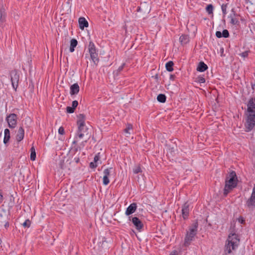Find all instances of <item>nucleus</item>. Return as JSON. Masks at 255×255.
I'll use <instances>...</instances> for the list:
<instances>
[{
	"instance_id": "nucleus-35",
	"label": "nucleus",
	"mask_w": 255,
	"mask_h": 255,
	"mask_svg": "<svg viewBox=\"0 0 255 255\" xmlns=\"http://www.w3.org/2000/svg\"><path fill=\"white\" fill-rule=\"evenodd\" d=\"M227 7V4H223L221 6L222 12H223V13L224 15H225L227 13V11H226Z\"/></svg>"
},
{
	"instance_id": "nucleus-43",
	"label": "nucleus",
	"mask_w": 255,
	"mask_h": 255,
	"mask_svg": "<svg viewBox=\"0 0 255 255\" xmlns=\"http://www.w3.org/2000/svg\"><path fill=\"white\" fill-rule=\"evenodd\" d=\"M73 162H75L76 163H78L80 162V158L78 156H75L72 161Z\"/></svg>"
},
{
	"instance_id": "nucleus-25",
	"label": "nucleus",
	"mask_w": 255,
	"mask_h": 255,
	"mask_svg": "<svg viewBox=\"0 0 255 255\" xmlns=\"http://www.w3.org/2000/svg\"><path fill=\"white\" fill-rule=\"evenodd\" d=\"M213 9H214V7H213V6L212 4H208L206 7V11L208 13V14H213Z\"/></svg>"
},
{
	"instance_id": "nucleus-11",
	"label": "nucleus",
	"mask_w": 255,
	"mask_h": 255,
	"mask_svg": "<svg viewBox=\"0 0 255 255\" xmlns=\"http://www.w3.org/2000/svg\"><path fill=\"white\" fill-rule=\"evenodd\" d=\"M189 205L187 202L185 203L182 206V216L184 220L188 218L189 214Z\"/></svg>"
},
{
	"instance_id": "nucleus-20",
	"label": "nucleus",
	"mask_w": 255,
	"mask_h": 255,
	"mask_svg": "<svg viewBox=\"0 0 255 255\" xmlns=\"http://www.w3.org/2000/svg\"><path fill=\"white\" fill-rule=\"evenodd\" d=\"M85 116L84 114H79L78 116V120L77 122V124L78 126H80V127L82 125H85Z\"/></svg>"
},
{
	"instance_id": "nucleus-40",
	"label": "nucleus",
	"mask_w": 255,
	"mask_h": 255,
	"mask_svg": "<svg viewBox=\"0 0 255 255\" xmlns=\"http://www.w3.org/2000/svg\"><path fill=\"white\" fill-rule=\"evenodd\" d=\"M58 133L60 134L63 135L65 133L64 128L62 127H60L58 129Z\"/></svg>"
},
{
	"instance_id": "nucleus-46",
	"label": "nucleus",
	"mask_w": 255,
	"mask_h": 255,
	"mask_svg": "<svg viewBox=\"0 0 255 255\" xmlns=\"http://www.w3.org/2000/svg\"><path fill=\"white\" fill-rule=\"evenodd\" d=\"M169 255H178L177 251L174 250L171 252Z\"/></svg>"
},
{
	"instance_id": "nucleus-54",
	"label": "nucleus",
	"mask_w": 255,
	"mask_h": 255,
	"mask_svg": "<svg viewBox=\"0 0 255 255\" xmlns=\"http://www.w3.org/2000/svg\"><path fill=\"white\" fill-rule=\"evenodd\" d=\"M9 226L8 224L7 225H5V226Z\"/></svg>"
},
{
	"instance_id": "nucleus-16",
	"label": "nucleus",
	"mask_w": 255,
	"mask_h": 255,
	"mask_svg": "<svg viewBox=\"0 0 255 255\" xmlns=\"http://www.w3.org/2000/svg\"><path fill=\"white\" fill-rule=\"evenodd\" d=\"M79 27L81 29L83 30L85 27L88 26V22L84 17H80L78 19Z\"/></svg>"
},
{
	"instance_id": "nucleus-50",
	"label": "nucleus",
	"mask_w": 255,
	"mask_h": 255,
	"mask_svg": "<svg viewBox=\"0 0 255 255\" xmlns=\"http://www.w3.org/2000/svg\"><path fill=\"white\" fill-rule=\"evenodd\" d=\"M239 222H241V223H242V224H244L245 222V221L243 218H242L241 219H239Z\"/></svg>"
},
{
	"instance_id": "nucleus-10",
	"label": "nucleus",
	"mask_w": 255,
	"mask_h": 255,
	"mask_svg": "<svg viewBox=\"0 0 255 255\" xmlns=\"http://www.w3.org/2000/svg\"><path fill=\"white\" fill-rule=\"evenodd\" d=\"M246 206L249 209L255 208V192H252L251 197L248 199L246 203Z\"/></svg>"
},
{
	"instance_id": "nucleus-41",
	"label": "nucleus",
	"mask_w": 255,
	"mask_h": 255,
	"mask_svg": "<svg viewBox=\"0 0 255 255\" xmlns=\"http://www.w3.org/2000/svg\"><path fill=\"white\" fill-rule=\"evenodd\" d=\"M97 166H98V165L95 162H91L90 163V167L91 168H96L97 167Z\"/></svg>"
},
{
	"instance_id": "nucleus-42",
	"label": "nucleus",
	"mask_w": 255,
	"mask_h": 255,
	"mask_svg": "<svg viewBox=\"0 0 255 255\" xmlns=\"http://www.w3.org/2000/svg\"><path fill=\"white\" fill-rule=\"evenodd\" d=\"M78 102L77 101L75 100L72 102V107L75 109V108L78 106Z\"/></svg>"
},
{
	"instance_id": "nucleus-5",
	"label": "nucleus",
	"mask_w": 255,
	"mask_h": 255,
	"mask_svg": "<svg viewBox=\"0 0 255 255\" xmlns=\"http://www.w3.org/2000/svg\"><path fill=\"white\" fill-rule=\"evenodd\" d=\"M255 126V114H248L247 115L246 122L245 124V131L249 132L251 131Z\"/></svg>"
},
{
	"instance_id": "nucleus-47",
	"label": "nucleus",
	"mask_w": 255,
	"mask_h": 255,
	"mask_svg": "<svg viewBox=\"0 0 255 255\" xmlns=\"http://www.w3.org/2000/svg\"><path fill=\"white\" fill-rule=\"evenodd\" d=\"M175 78V75L171 74L170 75L169 79H170V80L174 81Z\"/></svg>"
},
{
	"instance_id": "nucleus-23",
	"label": "nucleus",
	"mask_w": 255,
	"mask_h": 255,
	"mask_svg": "<svg viewBox=\"0 0 255 255\" xmlns=\"http://www.w3.org/2000/svg\"><path fill=\"white\" fill-rule=\"evenodd\" d=\"M157 101L162 103H164L166 102V97L164 94H160L157 96Z\"/></svg>"
},
{
	"instance_id": "nucleus-48",
	"label": "nucleus",
	"mask_w": 255,
	"mask_h": 255,
	"mask_svg": "<svg viewBox=\"0 0 255 255\" xmlns=\"http://www.w3.org/2000/svg\"><path fill=\"white\" fill-rule=\"evenodd\" d=\"M3 199V196H2V194L0 192V203H1L2 202Z\"/></svg>"
},
{
	"instance_id": "nucleus-51",
	"label": "nucleus",
	"mask_w": 255,
	"mask_h": 255,
	"mask_svg": "<svg viewBox=\"0 0 255 255\" xmlns=\"http://www.w3.org/2000/svg\"><path fill=\"white\" fill-rule=\"evenodd\" d=\"M32 151L35 152V150L34 146L31 147V148H30V152H32Z\"/></svg>"
},
{
	"instance_id": "nucleus-1",
	"label": "nucleus",
	"mask_w": 255,
	"mask_h": 255,
	"mask_svg": "<svg viewBox=\"0 0 255 255\" xmlns=\"http://www.w3.org/2000/svg\"><path fill=\"white\" fill-rule=\"evenodd\" d=\"M240 243V239L238 234L231 233L229 234L225 242L224 252L225 255L231 254L238 248Z\"/></svg>"
},
{
	"instance_id": "nucleus-15",
	"label": "nucleus",
	"mask_w": 255,
	"mask_h": 255,
	"mask_svg": "<svg viewBox=\"0 0 255 255\" xmlns=\"http://www.w3.org/2000/svg\"><path fill=\"white\" fill-rule=\"evenodd\" d=\"M190 41V37L187 34H182L179 37V42L181 45L184 46Z\"/></svg>"
},
{
	"instance_id": "nucleus-34",
	"label": "nucleus",
	"mask_w": 255,
	"mask_h": 255,
	"mask_svg": "<svg viewBox=\"0 0 255 255\" xmlns=\"http://www.w3.org/2000/svg\"><path fill=\"white\" fill-rule=\"evenodd\" d=\"M75 109H74L72 107H67L66 111L68 113L72 114L74 112Z\"/></svg>"
},
{
	"instance_id": "nucleus-2",
	"label": "nucleus",
	"mask_w": 255,
	"mask_h": 255,
	"mask_svg": "<svg viewBox=\"0 0 255 255\" xmlns=\"http://www.w3.org/2000/svg\"><path fill=\"white\" fill-rule=\"evenodd\" d=\"M238 184V179L236 172L232 171L229 176L226 177L225 185L224 189V195L226 196L230 192L236 188Z\"/></svg>"
},
{
	"instance_id": "nucleus-3",
	"label": "nucleus",
	"mask_w": 255,
	"mask_h": 255,
	"mask_svg": "<svg viewBox=\"0 0 255 255\" xmlns=\"http://www.w3.org/2000/svg\"><path fill=\"white\" fill-rule=\"evenodd\" d=\"M198 226V224L196 222L190 227L189 231L187 232L184 239V246L185 247H188L191 244V242L193 241L195 236L197 234Z\"/></svg>"
},
{
	"instance_id": "nucleus-55",
	"label": "nucleus",
	"mask_w": 255,
	"mask_h": 255,
	"mask_svg": "<svg viewBox=\"0 0 255 255\" xmlns=\"http://www.w3.org/2000/svg\"><path fill=\"white\" fill-rule=\"evenodd\" d=\"M9 226L8 224L7 225H5V226Z\"/></svg>"
},
{
	"instance_id": "nucleus-21",
	"label": "nucleus",
	"mask_w": 255,
	"mask_h": 255,
	"mask_svg": "<svg viewBox=\"0 0 255 255\" xmlns=\"http://www.w3.org/2000/svg\"><path fill=\"white\" fill-rule=\"evenodd\" d=\"M4 136L3 138V143L4 144L7 143L10 139V131L8 128L4 129Z\"/></svg>"
},
{
	"instance_id": "nucleus-9",
	"label": "nucleus",
	"mask_w": 255,
	"mask_h": 255,
	"mask_svg": "<svg viewBox=\"0 0 255 255\" xmlns=\"http://www.w3.org/2000/svg\"><path fill=\"white\" fill-rule=\"evenodd\" d=\"M247 112L249 114H255V98L250 99L247 104Z\"/></svg>"
},
{
	"instance_id": "nucleus-32",
	"label": "nucleus",
	"mask_w": 255,
	"mask_h": 255,
	"mask_svg": "<svg viewBox=\"0 0 255 255\" xmlns=\"http://www.w3.org/2000/svg\"><path fill=\"white\" fill-rule=\"evenodd\" d=\"M229 32L228 30L224 29L222 32V37L225 38H228L229 37Z\"/></svg>"
},
{
	"instance_id": "nucleus-38",
	"label": "nucleus",
	"mask_w": 255,
	"mask_h": 255,
	"mask_svg": "<svg viewBox=\"0 0 255 255\" xmlns=\"http://www.w3.org/2000/svg\"><path fill=\"white\" fill-rule=\"evenodd\" d=\"M100 153H97L96 155H95L94 158V162L97 163L100 158Z\"/></svg>"
},
{
	"instance_id": "nucleus-19",
	"label": "nucleus",
	"mask_w": 255,
	"mask_h": 255,
	"mask_svg": "<svg viewBox=\"0 0 255 255\" xmlns=\"http://www.w3.org/2000/svg\"><path fill=\"white\" fill-rule=\"evenodd\" d=\"M208 69V66L202 61L199 63L197 67V71L203 72L206 71Z\"/></svg>"
},
{
	"instance_id": "nucleus-4",
	"label": "nucleus",
	"mask_w": 255,
	"mask_h": 255,
	"mask_svg": "<svg viewBox=\"0 0 255 255\" xmlns=\"http://www.w3.org/2000/svg\"><path fill=\"white\" fill-rule=\"evenodd\" d=\"M88 48L91 59L95 64H97L99 61L98 53L95 44L92 41L89 42Z\"/></svg>"
},
{
	"instance_id": "nucleus-12",
	"label": "nucleus",
	"mask_w": 255,
	"mask_h": 255,
	"mask_svg": "<svg viewBox=\"0 0 255 255\" xmlns=\"http://www.w3.org/2000/svg\"><path fill=\"white\" fill-rule=\"evenodd\" d=\"M137 208V204L136 203H132L127 208L125 214L129 216L134 213Z\"/></svg>"
},
{
	"instance_id": "nucleus-52",
	"label": "nucleus",
	"mask_w": 255,
	"mask_h": 255,
	"mask_svg": "<svg viewBox=\"0 0 255 255\" xmlns=\"http://www.w3.org/2000/svg\"><path fill=\"white\" fill-rule=\"evenodd\" d=\"M77 141L76 140H74V141H73V143L75 144L77 143Z\"/></svg>"
},
{
	"instance_id": "nucleus-27",
	"label": "nucleus",
	"mask_w": 255,
	"mask_h": 255,
	"mask_svg": "<svg viewBox=\"0 0 255 255\" xmlns=\"http://www.w3.org/2000/svg\"><path fill=\"white\" fill-rule=\"evenodd\" d=\"M133 172L134 174H137L142 172L140 165L136 166L133 169Z\"/></svg>"
},
{
	"instance_id": "nucleus-14",
	"label": "nucleus",
	"mask_w": 255,
	"mask_h": 255,
	"mask_svg": "<svg viewBox=\"0 0 255 255\" xmlns=\"http://www.w3.org/2000/svg\"><path fill=\"white\" fill-rule=\"evenodd\" d=\"M24 136V130L21 127H19L16 135V140L18 142L21 141Z\"/></svg>"
},
{
	"instance_id": "nucleus-7",
	"label": "nucleus",
	"mask_w": 255,
	"mask_h": 255,
	"mask_svg": "<svg viewBox=\"0 0 255 255\" xmlns=\"http://www.w3.org/2000/svg\"><path fill=\"white\" fill-rule=\"evenodd\" d=\"M8 127L11 128H14L17 125V116L15 114H10L6 118Z\"/></svg>"
},
{
	"instance_id": "nucleus-28",
	"label": "nucleus",
	"mask_w": 255,
	"mask_h": 255,
	"mask_svg": "<svg viewBox=\"0 0 255 255\" xmlns=\"http://www.w3.org/2000/svg\"><path fill=\"white\" fill-rule=\"evenodd\" d=\"M170 154L171 156H174L175 154V149L174 147H170L167 150V154Z\"/></svg>"
},
{
	"instance_id": "nucleus-18",
	"label": "nucleus",
	"mask_w": 255,
	"mask_h": 255,
	"mask_svg": "<svg viewBox=\"0 0 255 255\" xmlns=\"http://www.w3.org/2000/svg\"><path fill=\"white\" fill-rule=\"evenodd\" d=\"M3 6L0 8V26L3 25L5 21L6 13Z\"/></svg>"
},
{
	"instance_id": "nucleus-6",
	"label": "nucleus",
	"mask_w": 255,
	"mask_h": 255,
	"mask_svg": "<svg viewBox=\"0 0 255 255\" xmlns=\"http://www.w3.org/2000/svg\"><path fill=\"white\" fill-rule=\"evenodd\" d=\"M10 75L12 86L15 91H16L18 86L19 73L17 70H14L10 72Z\"/></svg>"
},
{
	"instance_id": "nucleus-26",
	"label": "nucleus",
	"mask_w": 255,
	"mask_h": 255,
	"mask_svg": "<svg viewBox=\"0 0 255 255\" xmlns=\"http://www.w3.org/2000/svg\"><path fill=\"white\" fill-rule=\"evenodd\" d=\"M196 81L200 83H204L205 82V79L202 76H199L196 78Z\"/></svg>"
},
{
	"instance_id": "nucleus-33",
	"label": "nucleus",
	"mask_w": 255,
	"mask_h": 255,
	"mask_svg": "<svg viewBox=\"0 0 255 255\" xmlns=\"http://www.w3.org/2000/svg\"><path fill=\"white\" fill-rule=\"evenodd\" d=\"M103 179V182L104 185H107L109 183L110 180L108 177L104 175Z\"/></svg>"
},
{
	"instance_id": "nucleus-39",
	"label": "nucleus",
	"mask_w": 255,
	"mask_h": 255,
	"mask_svg": "<svg viewBox=\"0 0 255 255\" xmlns=\"http://www.w3.org/2000/svg\"><path fill=\"white\" fill-rule=\"evenodd\" d=\"M36 158V152H32L30 153V159L32 161H34L35 160Z\"/></svg>"
},
{
	"instance_id": "nucleus-17",
	"label": "nucleus",
	"mask_w": 255,
	"mask_h": 255,
	"mask_svg": "<svg viewBox=\"0 0 255 255\" xmlns=\"http://www.w3.org/2000/svg\"><path fill=\"white\" fill-rule=\"evenodd\" d=\"M70 93L71 95H74L79 93L80 87L77 83H74L70 86Z\"/></svg>"
},
{
	"instance_id": "nucleus-37",
	"label": "nucleus",
	"mask_w": 255,
	"mask_h": 255,
	"mask_svg": "<svg viewBox=\"0 0 255 255\" xmlns=\"http://www.w3.org/2000/svg\"><path fill=\"white\" fill-rule=\"evenodd\" d=\"M248 55H249L248 51H244V52H242V53L240 54V55L243 58L247 57L248 56Z\"/></svg>"
},
{
	"instance_id": "nucleus-29",
	"label": "nucleus",
	"mask_w": 255,
	"mask_h": 255,
	"mask_svg": "<svg viewBox=\"0 0 255 255\" xmlns=\"http://www.w3.org/2000/svg\"><path fill=\"white\" fill-rule=\"evenodd\" d=\"M78 44V41L76 39H72L70 41V46L75 48Z\"/></svg>"
},
{
	"instance_id": "nucleus-30",
	"label": "nucleus",
	"mask_w": 255,
	"mask_h": 255,
	"mask_svg": "<svg viewBox=\"0 0 255 255\" xmlns=\"http://www.w3.org/2000/svg\"><path fill=\"white\" fill-rule=\"evenodd\" d=\"M111 169H112V167L110 168L105 169L103 172L104 175L109 177V176L110 175V170Z\"/></svg>"
},
{
	"instance_id": "nucleus-53",
	"label": "nucleus",
	"mask_w": 255,
	"mask_h": 255,
	"mask_svg": "<svg viewBox=\"0 0 255 255\" xmlns=\"http://www.w3.org/2000/svg\"><path fill=\"white\" fill-rule=\"evenodd\" d=\"M61 169H64L63 166L62 164L61 165Z\"/></svg>"
},
{
	"instance_id": "nucleus-8",
	"label": "nucleus",
	"mask_w": 255,
	"mask_h": 255,
	"mask_svg": "<svg viewBox=\"0 0 255 255\" xmlns=\"http://www.w3.org/2000/svg\"><path fill=\"white\" fill-rule=\"evenodd\" d=\"M131 222L138 231L141 232L143 230V224L138 218L136 217H133L131 219Z\"/></svg>"
},
{
	"instance_id": "nucleus-56",
	"label": "nucleus",
	"mask_w": 255,
	"mask_h": 255,
	"mask_svg": "<svg viewBox=\"0 0 255 255\" xmlns=\"http://www.w3.org/2000/svg\"><path fill=\"white\" fill-rule=\"evenodd\" d=\"M9 226L8 224L7 225H5V226Z\"/></svg>"
},
{
	"instance_id": "nucleus-22",
	"label": "nucleus",
	"mask_w": 255,
	"mask_h": 255,
	"mask_svg": "<svg viewBox=\"0 0 255 255\" xmlns=\"http://www.w3.org/2000/svg\"><path fill=\"white\" fill-rule=\"evenodd\" d=\"M173 65L174 63L172 61H170L166 63L165 67L166 70L169 72H171L173 70Z\"/></svg>"
},
{
	"instance_id": "nucleus-24",
	"label": "nucleus",
	"mask_w": 255,
	"mask_h": 255,
	"mask_svg": "<svg viewBox=\"0 0 255 255\" xmlns=\"http://www.w3.org/2000/svg\"><path fill=\"white\" fill-rule=\"evenodd\" d=\"M133 126L130 124H128L127 125L126 128L124 129V132L127 134H130L131 133L130 130H132Z\"/></svg>"
},
{
	"instance_id": "nucleus-45",
	"label": "nucleus",
	"mask_w": 255,
	"mask_h": 255,
	"mask_svg": "<svg viewBox=\"0 0 255 255\" xmlns=\"http://www.w3.org/2000/svg\"><path fill=\"white\" fill-rule=\"evenodd\" d=\"M125 65H126L125 63H123V64L119 67V68L118 69V71L119 72H121L123 70Z\"/></svg>"
},
{
	"instance_id": "nucleus-36",
	"label": "nucleus",
	"mask_w": 255,
	"mask_h": 255,
	"mask_svg": "<svg viewBox=\"0 0 255 255\" xmlns=\"http://www.w3.org/2000/svg\"><path fill=\"white\" fill-rule=\"evenodd\" d=\"M231 23L233 25H235L238 24L239 22L236 18L232 17L231 19Z\"/></svg>"
},
{
	"instance_id": "nucleus-13",
	"label": "nucleus",
	"mask_w": 255,
	"mask_h": 255,
	"mask_svg": "<svg viewBox=\"0 0 255 255\" xmlns=\"http://www.w3.org/2000/svg\"><path fill=\"white\" fill-rule=\"evenodd\" d=\"M78 129L77 131V135L80 138H82L84 136V132L86 131L88 129L86 128L85 125H82L80 127V126H78Z\"/></svg>"
},
{
	"instance_id": "nucleus-44",
	"label": "nucleus",
	"mask_w": 255,
	"mask_h": 255,
	"mask_svg": "<svg viewBox=\"0 0 255 255\" xmlns=\"http://www.w3.org/2000/svg\"><path fill=\"white\" fill-rule=\"evenodd\" d=\"M216 36L218 38H221L222 37V33L220 31H217L216 32Z\"/></svg>"
},
{
	"instance_id": "nucleus-31",
	"label": "nucleus",
	"mask_w": 255,
	"mask_h": 255,
	"mask_svg": "<svg viewBox=\"0 0 255 255\" xmlns=\"http://www.w3.org/2000/svg\"><path fill=\"white\" fill-rule=\"evenodd\" d=\"M30 221L29 219H27L25 221V222L22 224V226L25 228H29L30 226Z\"/></svg>"
},
{
	"instance_id": "nucleus-49",
	"label": "nucleus",
	"mask_w": 255,
	"mask_h": 255,
	"mask_svg": "<svg viewBox=\"0 0 255 255\" xmlns=\"http://www.w3.org/2000/svg\"><path fill=\"white\" fill-rule=\"evenodd\" d=\"M75 48L70 46L69 50L71 52H73L75 50Z\"/></svg>"
}]
</instances>
